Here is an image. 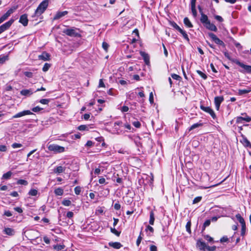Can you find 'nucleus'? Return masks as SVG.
Segmentation results:
<instances>
[{"mask_svg": "<svg viewBox=\"0 0 251 251\" xmlns=\"http://www.w3.org/2000/svg\"><path fill=\"white\" fill-rule=\"evenodd\" d=\"M49 0H44L41 2L35 11L34 16H39L43 13L49 5Z\"/></svg>", "mask_w": 251, "mask_h": 251, "instance_id": "obj_1", "label": "nucleus"}, {"mask_svg": "<svg viewBox=\"0 0 251 251\" xmlns=\"http://www.w3.org/2000/svg\"><path fill=\"white\" fill-rule=\"evenodd\" d=\"M48 148L49 151H53L55 153H61L65 151L64 147L56 144L50 145L48 146Z\"/></svg>", "mask_w": 251, "mask_h": 251, "instance_id": "obj_2", "label": "nucleus"}, {"mask_svg": "<svg viewBox=\"0 0 251 251\" xmlns=\"http://www.w3.org/2000/svg\"><path fill=\"white\" fill-rule=\"evenodd\" d=\"M76 28L75 27L67 28L64 29L63 32L71 37H79L80 35L76 31Z\"/></svg>", "mask_w": 251, "mask_h": 251, "instance_id": "obj_3", "label": "nucleus"}, {"mask_svg": "<svg viewBox=\"0 0 251 251\" xmlns=\"http://www.w3.org/2000/svg\"><path fill=\"white\" fill-rule=\"evenodd\" d=\"M208 35L216 44L225 47L224 42L218 38L215 34L211 32L208 33Z\"/></svg>", "mask_w": 251, "mask_h": 251, "instance_id": "obj_4", "label": "nucleus"}, {"mask_svg": "<svg viewBox=\"0 0 251 251\" xmlns=\"http://www.w3.org/2000/svg\"><path fill=\"white\" fill-rule=\"evenodd\" d=\"M200 108L204 112L209 113L213 119H215L216 118V115L215 112L210 107H205L203 105H201Z\"/></svg>", "mask_w": 251, "mask_h": 251, "instance_id": "obj_5", "label": "nucleus"}, {"mask_svg": "<svg viewBox=\"0 0 251 251\" xmlns=\"http://www.w3.org/2000/svg\"><path fill=\"white\" fill-rule=\"evenodd\" d=\"M236 63L238 65L244 69V71L240 70V72L242 73L246 72L247 73L251 74V66L245 65L240 61H236Z\"/></svg>", "mask_w": 251, "mask_h": 251, "instance_id": "obj_6", "label": "nucleus"}, {"mask_svg": "<svg viewBox=\"0 0 251 251\" xmlns=\"http://www.w3.org/2000/svg\"><path fill=\"white\" fill-rule=\"evenodd\" d=\"M14 20L12 19H10L8 22L0 26V30L2 33L7 29H8L12 24L13 23Z\"/></svg>", "mask_w": 251, "mask_h": 251, "instance_id": "obj_7", "label": "nucleus"}, {"mask_svg": "<svg viewBox=\"0 0 251 251\" xmlns=\"http://www.w3.org/2000/svg\"><path fill=\"white\" fill-rule=\"evenodd\" d=\"M224 99L223 96H218L215 97L214 103L217 110H219L221 103L224 101Z\"/></svg>", "mask_w": 251, "mask_h": 251, "instance_id": "obj_8", "label": "nucleus"}, {"mask_svg": "<svg viewBox=\"0 0 251 251\" xmlns=\"http://www.w3.org/2000/svg\"><path fill=\"white\" fill-rule=\"evenodd\" d=\"M33 113L30 110H24L19 112L13 116V118H18L26 115H31Z\"/></svg>", "mask_w": 251, "mask_h": 251, "instance_id": "obj_9", "label": "nucleus"}, {"mask_svg": "<svg viewBox=\"0 0 251 251\" xmlns=\"http://www.w3.org/2000/svg\"><path fill=\"white\" fill-rule=\"evenodd\" d=\"M27 15L25 14L21 16L19 20V22L21 23L24 26H25L28 24Z\"/></svg>", "mask_w": 251, "mask_h": 251, "instance_id": "obj_10", "label": "nucleus"}, {"mask_svg": "<svg viewBox=\"0 0 251 251\" xmlns=\"http://www.w3.org/2000/svg\"><path fill=\"white\" fill-rule=\"evenodd\" d=\"M50 54L46 52H43L42 54L39 55L38 56V58L40 60H42L43 61H47L50 60Z\"/></svg>", "mask_w": 251, "mask_h": 251, "instance_id": "obj_11", "label": "nucleus"}, {"mask_svg": "<svg viewBox=\"0 0 251 251\" xmlns=\"http://www.w3.org/2000/svg\"><path fill=\"white\" fill-rule=\"evenodd\" d=\"M204 26L207 29L211 31L215 32L217 31V27L213 24L211 23L210 21L207 23Z\"/></svg>", "mask_w": 251, "mask_h": 251, "instance_id": "obj_12", "label": "nucleus"}, {"mask_svg": "<svg viewBox=\"0 0 251 251\" xmlns=\"http://www.w3.org/2000/svg\"><path fill=\"white\" fill-rule=\"evenodd\" d=\"M3 232L5 234H6L9 236H13L15 234V233L14 229H13L12 228H10V227L4 228V229L3 230Z\"/></svg>", "mask_w": 251, "mask_h": 251, "instance_id": "obj_13", "label": "nucleus"}, {"mask_svg": "<svg viewBox=\"0 0 251 251\" xmlns=\"http://www.w3.org/2000/svg\"><path fill=\"white\" fill-rule=\"evenodd\" d=\"M140 55L143 57L145 63L147 65H149L150 63V57L149 55L144 51H140Z\"/></svg>", "mask_w": 251, "mask_h": 251, "instance_id": "obj_14", "label": "nucleus"}, {"mask_svg": "<svg viewBox=\"0 0 251 251\" xmlns=\"http://www.w3.org/2000/svg\"><path fill=\"white\" fill-rule=\"evenodd\" d=\"M122 124V122L118 121V122H115L114 124V126H113L114 131H116V132L117 134H121L122 133V130L119 129L118 127V126H120Z\"/></svg>", "mask_w": 251, "mask_h": 251, "instance_id": "obj_15", "label": "nucleus"}, {"mask_svg": "<svg viewBox=\"0 0 251 251\" xmlns=\"http://www.w3.org/2000/svg\"><path fill=\"white\" fill-rule=\"evenodd\" d=\"M201 22L204 25H205L207 23H208L210 21L208 19V17L207 15L203 14V12L201 13Z\"/></svg>", "mask_w": 251, "mask_h": 251, "instance_id": "obj_16", "label": "nucleus"}, {"mask_svg": "<svg viewBox=\"0 0 251 251\" xmlns=\"http://www.w3.org/2000/svg\"><path fill=\"white\" fill-rule=\"evenodd\" d=\"M108 245L112 247L115 249H120L123 246L120 242H109L108 243Z\"/></svg>", "mask_w": 251, "mask_h": 251, "instance_id": "obj_17", "label": "nucleus"}, {"mask_svg": "<svg viewBox=\"0 0 251 251\" xmlns=\"http://www.w3.org/2000/svg\"><path fill=\"white\" fill-rule=\"evenodd\" d=\"M21 95L25 96H29L33 94V92L31 89H24L20 91Z\"/></svg>", "mask_w": 251, "mask_h": 251, "instance_id": "obj_18", "label": "nucleus"}, {"mask_svg": "<svg viewBox=\"0 0 251 251\" xmlns=\"http://www.w3.org/2000/svg\"><path fill=\"white\" fill-rule=\"evenodd\" d=\"M197 246L199 247L201 250H204L207 245L204 242H202L200 240L198 241L197 243Z\"/></svg>", "mask_w": 251, "mask_h": 251, "instance_id": "obj_19", "label": "nucleus"}, {"mask_svg": "<svg viewBox=\"0 0 251 251\" xmlns=\"http://www.w3.org/2000/svg\"><path fill=\"white\" fill-rule=\"evenodd\" d=\"M236 218L241 224V226L246 225V223L243 218L241 216L240 214H237L235 216Z\"/></svg>", "mask_w": 251, "mask_h": 251, "instance_id": "obj_20", "label": "nucleus"}, {"mask_svg": "<svg viewBox=\"0 0 251 251\" xmlns=\"http://www.w3.org/2000/svg\"><path fill=\"white\" fill-rule=\"evenodd\" d=\"M236 218L241 224V226L246 225V223L243 218L241 216L240 214H237L235 216Z\"/></svg>", "mask_w": 251, "mask_h": 251, "instance_id": "obj_21", "label": "nucleus"}, {"mask_svg": "<svg viewBox=\"0 0 251 251\" xmlns=\"http://www.w3.org/2000/svg\"><path fill=\"white\" fill-rule=\"evenodd\" d=\"M67 13H68V12L66 11H64L63 12H59L56 14L54 19H58L65 16Z\"/></svg>", "mask_w": 251, "mask_h": 251, "instance_id": "obj_22", "label": "nucleus"}, {"mask_svg": "<svg viewBox=\"0 0 251 251\" xmlns=\"http://www.w3.org/2000/svg\"><path fill=\"white\" fill-rule=\"evenodd\" d=\"M154 215L153 211H151L150 213V221L149 223L151 225H153L154 224Z\"/></svg>", "mask_w": 251, "mask_h": 251, "instance_id": "obj_23", "label": "nucleus"}, {"mask_svg": "<svg viewBox=\"0 0 251 251\" xmlns=\"http://www.w3.org/2000/svg\"><path fill=\"white\" fill-rule=\"evenodd\" d=\"M224 55L229 60H230V61H231L232 62L236 63L237 65V63H236V61H239L238 60L236 59H232L228 53L227 52V51H225L224 52Z\"/></svg>", "mask_w": 251, "mask_h": 251, "instance_id": "obj_24", "label": "nucleus"}, {"mask_svg": "<svg viewBox=\"0 0 251 251\" xmlns=\"http://www.w3.org/2000/svg\"><path fill=\"white\" fill-rule=\"evenodd\" d=\"M8 59V56L7 55H0V64H3L6 60Z\"/></svg>", "mask_w": 251, "mask_h": 251, "instance_id": "obj_25", "label": "nucleus"}, {"mask_svg": "<svg viewBox=\"0 0 251 251\" xmlns=\"http://www.w3.org/2000/svg\"><path fill=\"white\" fill-rule=\"evenodd\" d=\"M183 22H184V24L187 27H193L192 24H191V22L190 21V20H189V19L188 18L185 17L184 19Z\"/></svg>", "mask_w": 251, "mask_h": 251, "instance_id": "obj_26", "label": "nucleus"}, {"mask_svg": "<svg viewBox=\"0 0 251 251\" xmlns=\"http://www.w3.org/2000/svg\"><path fill=\"white\" fill-rule=\"evenodd\" d=\"M54 193L57 196H62L63 194V189L61 188H58L55 189Z\"/></svg>", "mask_w": 251, "mask_h": 251, "instance_id": "obj_27", "label": "nucleus"}, {"mask_svg": "<svg viewBox=\"0 0 251 251\" xmlns=\"http://www.w3.org/2000/svg\"><path fill=\"white\" fill-rule=\"evenodd\" d=\"M17 6H14L10 8L6 13L8 16H10L17 8Z\"/></svg>", "mask_w": 251, "mask_h": 251, "instance_id": "obj_28", "label": "nucleus"}, {"mask_svg": "<svg viewBox=\"0 0 251 251\" xmlns=\"http://www.w3.org/2000/svg\"><path fill=\"white\" fill-rule=\"evenodd\" d=\"M65 171V169L61 166H58L54 170V172L56 173L60 174L63 172Z\"/></svg>", "mask_w": 251, "mask_h": 251, "instance_id": "obj_29", "label": "nucleus"}, {"mask_svg": "<svg viewBox=\"0 0 251 251\" xmlns=\"http://www.w3.org/2000/svg\"><path fill=\"white\" fill-rule=\"evenodd\" d=\"M65 246L63 245H55L53 246L54 250L61 251L65 248Z\"/></svg>", "mask_w": 251, "mask_h": 251, "instance_id": "obj_30", "label": "nucleus"}, {"mask_svg": "<svg viewBox=\"0 0 251 251\" xmlns=\"http://www.w3.org/2000/svg\"><path fill=\"white\" fill-rule=\"evenodd\" d=\"M243 144L245 147L251 148V144L246 138L243 139Z\"/></svg>", "mask_w": 251, "mask_h": 251, "instance_id": "obj_31", "label": "nucleus"}, {"mask_svg": "<svg viewBox=\"0 0 251 251\" xmlns=\"http://www.w3.org/2000/svg\"><path fill=\"white\" fill-rule=\"evenodd\" d=\"M170 23L171 26H172L176 29L178 31L181 29V28L175 22H170Z\"/></svg>", "mask_w": 251, "mask_h": 251, "instance_id": "obj_32", "label": "nucleus"}, {"mask_svg": "<svg viewBox=\"0 0 251 251\" xmlns=\"http://www.w3.org/2000/svg\"><path fill=\"white\" fill-rule=\"evenodd\" d=\"M183 36V38L186 39L187 41H189V39L186 32L182 30V29L179 31Z\"/></svg>", "mask_w": 251, "mask_h": 251, "instance_id": "obj_33", "label": "nucleus"}, {"mask_svg": "<svg viewBox=\"0 0 251 251\" xmlns=\"http://www.w3.org/2000/svg\"><path fill=\"white\" fill-rule=\"evenodd\" d=\"M202 126V123H196L193 124L189 128V131Z\"/></svg>", "mask_w": 251, "mask_h": 251, "instance_id": "obj_34", "label": "nucleus"}, {"mask_svg": "<svg viewBox=\"0 0 251 251\" xmlns=\"http://www.w3.org/2000/svg\"><path fill=\"white\" fill-rule=\"evenodd\" d=\"M12 175V172L11 171H8L6 173H5L3 175L2 178L5 179H9Z\"/></svg>", "mask_w": 251, "mask_h": 251, "instance_id": "obj_35", "label": "nucleus"}, {"mask_svg": "<svg viewBox=\"0 0 251 251\" xmlns=\"http://www.w3.org/2000/svg\"><path fill=\"white\" fill-rule=\"evenodd\" d=\"M50 66L51 65L50 64L46 63L42 68L43 71L45 72L48 71L49 68L50 67Z\"/></svg>", "mask_w": 251, "mask_h": 251, "instance_id": "obj_36", "label": "nucleus"}, {"mask_svg": "<svg viewBox=\"0 0 251 251\" xmlns=\"http://www.w3.org/2000/svg\"><path fill=\"white\" fill-rule=\"evenodd\" d=\"M191 221L189 220V221H188V222L187 223L186 225V231L189 233H191Z\"/></svg>", "mask_w": 251, "mask_h": 251, "instance_id": "obj_37", "label": "nucleus"}, {"mask_svg": "<svg viewBox=\"0 0 251 251\" xmlns=\"http://www.w3.org/2000/svg\"><path fill=\"white\" fill-rule=\"evenodd\" d=\"M37 193H38V191L36 189H31L28 192L29 195L32 196H36L37 195Z\"/></svg>", "mask_w": 251, "mask_h": 251, "instance_id": "obj_38", "label": "nucleus"}, {"mask_svg": "<svg viewBox=\"0 0 251 251\" xmlns=\"http://www.w3.org/2000/svg\"><path fill=\"white\" fill-rule=\"evenodd\" d=\"M77 129L81 131L88 130V126L86 125H80L78 126Z\"/></svg>", "mask_w": 251, "mask_h": 251, "instance_id": "obj_39", "label": "nucleus"}, {"mask_svg": "<svg viewBox=\"0 0 251 251\" xmlns=\"http://www.w3.org/2000/svg\"><path fill=\"white\" fill-rule=\"evenodd\" d=\"M9 16L5 13L0 18V24L6 20Z\"/></svg>", "mask_w": 251, "mask_h": 251, "instance_id": "obj_40", "label": "nucleus"}, {"mask_svg": "<svg viewBox=\"0 0 251 251\" xmlns=\"http://www.w3.org/2000/svg\"><path fill=\"white\" fill-rule=\"evenodd\" d=\"M197 73L204 79H206L207 77L206 74L202 73L201 71L200 70H197Z\"/></svg>", "mask_w": 251, "mask_h": 251, "instance_id": "obj_41", "label": "nucleus"}, {"mask_svg": "<svg viewBox=\"0 0 251 251\" xmlns=\"http://www.w3.org/2000/svg\"><path fill=\"white\" fill-rule=\"evenodd\" d=\"M211 223V221L210 220L208 219V220H206L203 225V227H202V230H204L205 227L209 226L210 225Z\"/></svg>", "mask_w": 251, "mask_h": 251, "instance_id": "obj_42", "label": "nucleus"}, {"mask_svg": "<svg viewBox=\"0 0 251 251\" xmlns=\"http://www.w3.org/2000/svg\"><path fill=\"white\" fill-rule=\"evenodd\" d=\"M110 231L112 233L115 234L117 236H119L121 233L120 232L117 231L115 228L111 227Z\"/></svg>", "mask_w": 251, "mask_h": 251, "instance_id": "obj_43", "label": "nucleus"}, {"mask_svg": "<svg viewBox=\"0 0 251 251\" xmlns=\"http://www.w3.org/2000/svg\"><path fill=\"white\" fill-rule=\"evenodd\" d=\"M17 184H21V185H26L28 184V182L27 181L24 180V179H19L17 181Z\"/></svg>", "mask_w": 251, "mask_h": 251, "instance_id": "obj_44", "label": "nucleus"}, {"mask_svg": "<svg viewBox=\"0 0 251 251\" xmlns=\"http://www.w3.org/2000/svg\"><path fill=\"white\" fill-rule=\"evenodd\" d=\"M62 204L65 206H70L71 204V201L68 200H64L62 201Z\"/></svg>", "mask_w": 251, "mask_h": 251, "instance_id": "obj_45", "label": "nucleus"}, {"mask_svg": "<svg viewBox=\"0 0 251 251\" xmlns=\"http://www.w3.org/2000/svg\"><path fill=\"white\" fill-rule=\"evenodd\" d=\"M171 76L173 79L177 80H180L181 78V77L179 75H178L176 74H172Z\"/></svg>", "mask_w": 251, "mask_h": 251, "instance_id": "obj_46", "label": "nucleus"}, {"mask_svg": "<svg viewBox=\"0 0 251 251\" xmlns=\"http://www.w3.org/2000/svg\"><path fill=\"white\" fill-rule=\"evenodd\" d=\"M201 197H197L193 201V204L198 203L201 200Z\"/></svg>", "mask_w": 251, "mask_h": 251, "instance_id": "obj_47", "label": "nucleus"}, {"mask_svg": "<svg viewBox=\"0 0 251 251\" xmlns=\"http://www.w3.org/2000/svg\"><path fill=\"white\" fill-rule=\"evenodd\" d=\"M249 91H246L245 89H239L238 90V94L239 95H242L243 94L249 93Z\"/></svg>", "mask_w": 251, "mask_h": 251, "instance_id": "obj_48", "label": "nucleus"}, {"mask_svg": "<svg viewBox=\"0 0 251 251\" xmlns=\"http://www.w3.org/2000/svg\"><path fill=\"white\" fill-rule=\"evenodd\" d=\"M74 190L76 195H79L81 192V187L80 186H76Z\"/></svg>", "mask_w": 251, "mask_h": 251, "instance_id": "obj_49", "label": "nucleus"}, {"mask_svg": "<svg viewBox=\"0 0 251 251\" xmlns=\"http://www.w3.org/2000/svg\"><path fill=\"white\" fill-rule=\"evenodd\" d=\"M43 110V108H41L39 106H36L35 107H33L32 109V111L34 112H39L40 111Z\"/></svg>", "mask_w": 251, "mask_h": 251, "instance_id": "obj_50", "label": "nucleus"}, {"mask_svg": "<svg viewBox=\"0 0 251 251\" xmlns=\"http://www.w3.org/2000/svg\"><path fill=\"white\" fill-rule=\"evenodd\" d=\"M142 234V231H141L140 232V235L138 236L137 239V241H136V245L137 246H139L141 241H142V237H141V234Z\"/></svg>", "mask_w": 251, "mask_h": 251, "instance_id": "obj_51", "label": "nucleus"}, {"mask_svg": "<svg viewBox=\"0 0 251 251\" xmlns=\"http://www.w3.org/2000/svg\"><path fill=\"white\" fill-rule=\"evenodd\" d=\"M24 75L27 77L31 78L33 77V73L30 72H25Z\"/></svg>", "mask_w": 251, "mask_h": 251, "instance_id": "obj_52", "label": "nucleus"}, {"mask_svg": "<svg viewBox=\"0 0 251 251\" xmlns=\"http://www.w3.org/2000/svg\"><path fill=\"white\" fill-rule=\"evenodd\" d=\"M50 101L49 99H41L40 102L43 104H48Z\"/></svg>", "mask_w": 251, "mask_h": 251, "instance_id": "obj_53", "label": "nucleus"}, {"mask_svg": "<svg viewBox=\"0 0 251 251\" xmlns=\"http://www.w3.org/2000/svg\"><path fill=\"white\" fill-rule=\"evenodd\" d=\"M21 147H22V145L20 143H14L12 145V147L14 149L21 148Z\"/></svg>", "mask_w": 251, "mask_h": 251, "instance_id": "obj_54", "label": "nucleus"}, {"mask_svg": "<svg viewBox=\"0 0 251 251\" xmlns=\"http://www.w3.org/2000/svg\"><path fill=\"white\" fill-rule=\"evenodd\" d=\"M241 235L243 236L245 235L246 233V225L241 226Z\"/></svg>", "mask_w": 251, "mask_h": 251, "instance_id": "obj_55", "label": "nucleus"}, {"mask_svg": "<svg viewBox=\"0 0 251 251\" xmlns=\"http://www.w3.org/2000/svg\"><path fill=\"white\" fill-rule=\"evenodd\" d=\"M191 10L192 12L193 13V15L194 17H196L197 15V10L196 9V6H191Z\"/></svg>", "mask_w": 251, "mask_h": 251, "instance_id": "obj_56", "label": "nucleus"}, {"mask_svg": "<svg viewBox=\"0 0 251 251\" xmlns=\"http://www.w3.org/2000/svg\"><path fill=\"white\" fill-rule=\"evenodd\" d=\"M132 124L137 128H139L141 126V124L139 121H134L133 122Z\"/></svg>", "mask_w": 251, "mask_h": 251, "instance_id": "obj_57", "label": "nucleus"}, {"mask_svg": "<svg viewBox=\"0 0 251 251\" xmlns=\"http://www.w3.org/2000/svg\"><path fill=\"white\" fill-rule=\"evenodd\" d=\"M102 46L104 50H107L108 48L109 45L107 43L103 42L102 43Z\"/></svg>", "mask_w": 251, "mask_h": 251, "instance_id": "obj_58", "label": "nucleus"}, {"mask_svg": "<svg viewBox=\"0 0 251 251\" xmlns=\"http://www.w3.org/2000/svg\"><path fill=\"white\" fill-rule=\"evenodd\" d=\"M206 249L209 251H215L216 247V246L210 247L207 246Z\"/></svg>", "mask_w": 251, "mask_h": 251, "instance_id": "obj_59", "label": "nucleus"}, {"mask_svg": "<svg viewBox=\"0 0 251 251\" xmlns=\"http://www.w3.org/2000/svg\"><path fill=\"white\" fill-rule=\"evenodd\" d=\"M7 150V147L5 145H0V151H5Z\"/></svg>", "mask_w": 251, "mask_h": 251, "instance_id": "obj_60", "label": "nucleus"}, {"mask_svg": "<svg viewBox=\"0 0 251 251\" xmlns=\"http://www.w3.org/2000/svg\"><path fill=\"white\" fill-rule=\"evenodd\" d=\"M204 238L206 240H207L209 242H212L213 241V239L210 237V236L207 235L204 236Z\"/></svg>", "mask_w": 251, "mask_h": 251, "instance_id": "obj_61", "label": "nucleus"}, {"mask_svg": "<svg viewBox=\"0 0 251 251\" xmlns=\"http://www.w3.org/2000/svg\"><path fill=\"white\" fill-rule=\"evenodd\" d=\"M215 19L220 22H222L224 20L223 18L221 16H219V15L215 16Z\"/></svg>", "mask_w": 251, "mask_h": 251, "instance_id": "obj_62", "label": "nucleus"}, {"mask_svg": "<svg viewBox=\"0 0 251 251\" xmlns=\"http://www.w3.org/2000/svg\"><path fill=\"white\" fill-rule=\"evenodd\" d=\"M243 121H245L247 122H250L251 121V117L248 116H246L245 117H243Z\"/></svg>", "mask_w": 251, "mask_h": 251, "instance_id": "obj_63", "label": "nucleus"}, {"mask_svg": "<svg viewBox=\"0 0 251 251\" xmlns=\"http://www.w3.org/2000/svg\"><path fill=\"white\" fill-rule=\"evenodd\" d=\"M150 251H156L157 247L154 245H151L150 248Z\"/></svg>", "mask_w": 251, "mask_h": 251, "instance_id": "obj_64", "label": "nucleus"}]
</instances>
